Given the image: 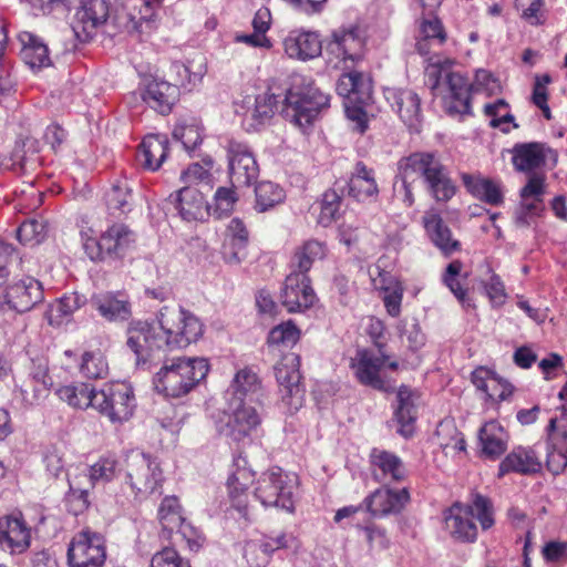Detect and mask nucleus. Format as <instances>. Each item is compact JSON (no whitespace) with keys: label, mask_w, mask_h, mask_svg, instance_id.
Wrapping results in <instances>:
<instances>
[{"label":"nucleus","mask_w":567,"mask_h":567,"mask_svg":"<svg viewBox=\"0 0 567 567\" xmlns=\"http://www.w3.org/2000/svg\"><path fill=\"white\" fill-rule=\"evenodd\" d=\"M155 323L136 320L127 329V347L134 352L137 365L151 363L155 352L185 349L197 342L204 333V324L190 311L181 306H164Z\"/></svg>","instance_id":"nucleus-1"},{"label":"nucleus","mask_w":567,"mask_h":567,"mask_svg":"<svg viewBox=\"0 0 567 567\" xmlns=\"http://www.w3.org/2000/svg\"><path fill=\"white\" fill-rule=\"evenodd\" d=\"M444 529L452 540L474 544L478 539V525L488 530L495 525V508L492 499L472 491L467 502L455 501L442 513Z\"/></svg>","instance_id":"nucleus-2"},{"label":"nucleus","mask_w":567,"mask_h":567,"mask_svg":"<svg viewBox=\"0 0 567 567\" xmlns=\"http://www.w3.org/2000/svg\"><path fill=\"white\" fill-rule=\"evenodd\" d=\"M209 371L208 360L198 357L166 358L153 378L155 390L166 398H182L194 390Z\"/></svg>","instance_id":"nucleus-3"},{"label":"nucleus","mask_w":567,"mask_h":567,"mask_svg":"<svg viewBox=\"0 0 567 567\" xmlns=\"http://www.w3.org/2000/svg\"><path fill=\"white\" fill-rule=\"evenodd\" d=\"M330 106V95L303 78L287 90L281 113L306 133L319 113Z\"/></svg>","instance_id":"nucleus-4"},{"label":"nucleus","mask_w":567,"mask_h":567,"mask_svg":"<svg viewBox=\"0 0 567 567\" xmlns=\"http://www.w3.org/2000/svg\"><path fill=\"white\" fill-rule=\"evenodd\" d=\"M85 255L94 262L105 259H122L135 245L136 235L123 223H114L100 236L92 228L80 233Z\"/></svg>","instance_id":"nucleus-5"},{"label":"nucleus","mask_w":567,"mask_h":567,"mask_svg":"<svg viewBox=\"0 0 567 567\" xmlns=\"http://www.w3.org/2000/svg\"><path fill=\"white\" fill-rule=\"evenodd\" d=\"M125 483L136 499H145L159 492L164 475L157 457L140 451H131L125 458Z\"/></svg>","instance_id":"nucleus-6"},{"label":"nucleus","mask_w":567,"mask_h":567,"mask_svg":"<svg viewBox=\"0 0 567 567\" xmlns=\"http://www.w3.org/2000/svg\"><path fill=\"white\" fill-rule=\"evenodd\" d=\"M295 483L279 466L262 472L256 481L254 495L265 507H275L287 513L295 512Z\"/></svg>","instance_id":"nucleus-7"},{"label":"nucleus","mask_w":567,"mask_h":567,"mask_svg":"<svg viewBox=\"0 0 567 567\" xmlns=\"http://www.w3.org/2000/svg\"><path fill=\"white\" fill-rule=\"evenodd\" d=\"M157 518L162 526L161 536L166 540L173 542V534H176L186 543L189 551L197 553L203 547L204 535L187 522L176 496H166L162 499Z\"/></svg>","instance_id":"nucleus-8"},{"label":"nucleus","mask_w":567,"mask_h":567,"mask_svg":"<svg viewBox=\"0 0 567 567\" xmlns=\"http://www.w3.org/2000/svg\"><path fill=\"white\" fill-rule=\"evenodd\" d=\"M135 408L134 389L127 382H109L96 391L94 410L111 423L121 424L128 421L133 416Z\"/></svg>","instance_id":"nucleus-9"},{"label":"nucleus","mask_w":567,"mask_h":567,"mask_svg":"<svg viewBox=\"0 0 567 567\" xmlns=\"http://www.w3.org/2000/svg\"><path fill=\"white\" fill-rule=\"evenodd\" d=\"M106 557L105 537L90 527L74 534L69 543L66 551L69 567H103Z\"/></svg>","instance_id":"nucleus-10"},{"label":"nucleus","mask_w":567,"mask_h":567,"mask_svg":"<svg viewBox=\"0 0 567 567\" xmlns=\"http://www.w3.org/2000/svg\"><path fill=\"white\" fill-rule=\"evenodd\" d=\"M255 481V472L249 467L248 460L239 452L234 456L226 482L230 506L245 520H250L249 488Z\"/></svg>","instance_id":"nucleus-11"},{"label":"nucleus","mask_w":567,"mask_h":567,"mask_svg":"<svg viewBox=\"0 0 567 567\" xmlns=\"http://www.w3.org/2000/svg\"><path fill=\"white\" fill-rule=\"evenodd\" d=\"M512 155L511 163L517 173L540 174L539 171L551 163V167L558 162V153L546 142H518L508 151Z\"/></svg>","instance_id":"nucleus-12"},{"label":"nucleus","mask_w":567,"mask_h":567,"mask_svg":"<svg viewBox=\"0 0 567 567\" xmlns=\"http://www.w3.org/2000/svg\"><path fill=\"white\" fill-rule=\"evenodd\" d=\"M546 193V175L533 174L519 190L520 202L515 210V224L528 227L545 212L544 195Z\"/></svg>","instance_id":"nucleus-13"},{"label":"nucleus","mask_w":567,"mask_h":567,"mask_svg":"<svg viewBox=\"0 0 567 567\" xmlns=\"http://www.w3.org/2000/svg\"><path fill=\"white\" fill-rule=\"evenodd\" d=\"M410 501L411 495L408 487L392 488L391 485L381 484L363 498L362 505L371 518H383L400 514Z\"/></svg>","instance_id":"nucleus-14"},{"label":"nucleus","mask_w":567,"mask_h":567,"mask_svg":"<svg viewBox=\"0 0 567 567\" xmlns=\"http://www.w3.org/2000/svg\"><path fill=\"white\" fill-rule=\"evenodd\" d=\"M365 41L355 25L339 28L331 34L327 51L343 64V69H351L364 56Z\"/></svg>","instance_id":"nucleus-15"},{"label":"nucleus","mask_w":567,"mask_h":567,"mask_svg":"<svg viewBox=\"0 0 567 567\" xmlns=\"http://www.w3.org/2000/svg\"><path fill=\"white\" fill-rule=\"evenodd\" d=\"M226 150L233 186H249L259 174V166L251 148L244 142L230 138Z\"/></svg>","instance_id":"nucleus-16"},{"label":"nucleus","mask_w":567,"mask_h":567,"mask_svg":"<svg viewBox=\"0 0 567 567\" xmlns=\"http://www.w3.org/2000/svg\"><path fill=\"white\" fill-rule=\"evenodd\" d=\"M110 17L107 0H83L76 10L72 30L80 42H89L97 29L105 24Z\"/></svg>","instance_id":"nucleus-17"},{"label":"nucleus","mask_w":567,"mask_h":567,"mask_svg":"<svg viewBox=\"0 0 567 567\" xmlns=\"http://www.w3.org/2000/svg\"><path fill=\"white\" fill-rule=\"evenodd\" d=\"M386 359L389 357L384 352L375 355L371 350L359 349L350 361V368L360 384L378 391L391 392L393 388L389 386L380 374Z\"/></svg>","instance_id":"nucleus-18"},{"label":"nucleus","mask_w":567,"mask_h":567,"mask_svg":"<svg viewBox=\"0 0 567 567\" xmlns=\"http://www.w3.org/2000/svg\"><path fill=\"white\" fill-rule=\"evenodd\" d=\"M372 478L379 484H400L408 477L404 462L393 452L373 447L369 454Z\"/></svg>","instance_id":"nucleus-19"},{"label":"nucleus","mask_w":567,"mask_h":567,"mask_svg":"<svg viewBox=\"0 0 567 567\" xmlns=\"http://www.w3.org/2000/svg\"><path fill=\"white\" fill-rule=\"evenodd\" d=\"M384 97L410 130L419 131L423 116L421 99L416 92L408 87H386Z\"/></svg>","instance_id":"nucleus-20"},{"label":"nucleus","mask_w":567,"mask_h":567,"mask_svg":"<svg viewBox=\"0 0 567 567\" xmlns=\"http://www.w3.org/2000/svg\"><path fill=\"white\" fill-rule=\"evenodd\" d=\"M316 293L309 275L291 271L285 279L281 303L288 312H300L313 306Z\"/></svg>","instance_id":"nucleus-21"},{"label":"nucleus","mask_w":567,"mask_h":567,"mask_svg":"<svg viewBox=\"0 0 567 567\" xmlns=\"http://www.w3.org/2000/svg\"><path fill=\"white\" fill-rule=\"evenodd\" d=\"M347 194L350 198L361 204L378 202L380 188L377 182V173L364 162L358 161L350 172L347 182Z\"/></svg>","instance_id":"nucleus-22"},{"label":"nucleus","mask_w":567,"mask_h":567,"mask_svg":"<svg viewBox=\"0 0 567 567\" xmlns=\"http://www.w3.org/2000/svg\"><path fill=\"white\" fill-rule=\"evenodd\" d=\"M6 303L17 312H27L43 300V288L40 281L30 276L7 284Z\"/></svg>","instance_id":"nucleus-23"},{"label":"nucleus","mask_w":567,"mask_h":567,"mask_svg":"<svg viewBox=\"0 0 567 567\" xmlns=\"http://www.w3.org/2000/svg\"><path fill=\"white\" fill-rule=\"evenodd\" d=\"M543 463L539 453L533 446L517 445L498 464L497 477L508 474L533 476L539 474Z\"/></svg>","instance_id":"nucleus-24"},{"label":"nucleus","mask_w":567,"mask_h":567,"mask_svg":"<svg viewBox=\"0 0 567 567\" xmlns=\"http://www.w3.org/2000/svg\"><path fill=\"white\" fill-rule=\"evenodd\" d=\"M422 225L430 241L444 257L449 258L462 250L461 241L453 236L451 228L436 209L431 208L424 213Z\"/></svg>","instance_id":"nucleus-25"},{"label":"nucleus","mask_w":567,"mask_h":567,"mask_svg":"<svg viewBox=\"0 0 567 567\" xmlns=\"http://www.w3.org/2000/svg\"><path fill=\"white\" fill-rule=\"evenodd\" d=\"M260 423L261 420L256 409L243 404L226 415L220 432L235 443H245Z\"/></svg>","instance_id":"nucleus-26"},{"label":"nucleus","mask_w":567,"mask_h":567,"mask_svg":"<svg viewBox=\"0 0 567 567\" xmlns=\"http://www.w3.org/2000/svg\"><path fill=\"white\" fill-rule=\"evenodd\" d=\"M546 430V468L558 476L567 470V426H558L557 419L553 417Z\"/></svg>","instance_id":"nucleus-27"},{"label":"nucleus","mask_w":567,"mask_h":567,"mask_svg":"<svg viewBox=\"0 0 567 567\" xmlns=\"http://www.w3.org/2000/svg\"><path fill=\"white\" fill-rule=\"evenodd\" d=\"M401 174L405 177L419 176L424 183H429L437 176H442L447 167L434 152H414L403 157L399 163Z\"/></svg>","instance_id":"nucleus-28"},{"label":"nucleus","mask_w":567,"mask_h":567,"mask_svg":"<svg viewBox=\"0 0 567 567\" xmlns=\"http://www.w3.org/2000/svg\"><path fill=\"white\" fill-rule=\"evenodd\" d=\"M174 206L185 221H205L210 215V206L200 190L184 186L175 194Z\"/></svg>","instance_id":"nucleus-29"},{"label":"nucleus","mask_w":567,"mask_h":567,"mask_svg":"<svg viewBox=\"0 0 567 567\" xmlns=\"http://www.w3.org/2000/svg\"><path fill=\"white\" fill-rule=\"evenodd\" d=\"M285 53L295 60L308 61L322 52L320 34L313 31H290L284 39Z\"/></svg>","instance_id":"nucleus-30"},{"label":"nucleus","mask_w":567,"mask_h":567,"mask_svg":"<svg viewBox=\"0 0 567 567\" xmlns=\"http://www.w3.org/2000/svg\"><path fill=\"white\" fill-rule=\"evenodd\" d=\"M141 96L151 109L162 115H167L178 101L179 90L167 81L152 79L146 83Z\"/></svg>","instance_id":"nucleus-31"},{"label":"nucleus","mask_w":567,"mask_h":567,"mask_svg":"<svg viewBox=\"0 0 567 567\" xmlns=\"http://www.w3.org/2000/svg\"><path fill=\"white\" fill-rule=\"evenodd\" d=\"M348 70L337 82V93L344 99V102L368 104L372 99L371 80L362 72Z\"/></svg>","instance_id":"nucleus-32"},{"label":"nucleus","mask_w":567,"mask_h":567,"mask_svg":"<svg viewBox=\"0 0 567 567\" xmlns=\"http://www.w3.org/2000/svg\"><path fill=\"white\" fill-rule=\"evenodd\" d=\"M92 307L107 321H125L131 315V302L123 292H101L91 298Z\"/></svg>","instance_id":"nucleus-33"},{"label":"nucleus","mask_w":567,"mask_h":567,"mask_svg":"<svg viewBox=\"0 0 567 567\" xmlns=\"http://www.w3.org/2000/svg\"><path fill=\"white\" fill-rule=\"evenodd\" d=\"M2 542L12 555L25 553L31 545V527L23 514L16 511L6 516V529H2Z\"/></svg>","instance_id":"nucleus-34"},{"label":"nucleus","mask_w":567,"mask_h":567,"mask_svg":"<svg viewBox=\"0 0 567 567\" xmlns=\"http://www.w3.org/2000/svg\"><path fill=\"white\" fill-rule=\"evenodd\" d=\"M168 154V140L165 135L150 134L138 146L136 159L147 171H157Z\"/></svg>","instance_id":"nucleus-35"},{"label":"nucleus","mask_w":567,"mask_h":567,"mask_svg":"<svg viewBox=\"0 0 567 567\" xmlns=\"http://www.w3.org/2000/svg\"><path fill=\"white\" fill-rule=\"evenodd\" d=\"M461 181L473 197L492 206H499L504 202V195L499 183L483 177L481 174L462 173Z\"/></svg>","instance_id":"nucleus-36"},{"label":"nucleus","mask_w":567,"mask_h":567,"mask_svg":"<svg viewBox=\"0 0 567 567\" xmlns=\"http://www.w3.org/2000/svg\"><path fill=\"white\" fill-rule=\"evenodd\" d=\"M169 70L175 81L173 85H176L178 90L182 87L186 91H193L202 83L207 72V66L205 58L198 55L193 60H188L186 63L174 61Z\"/></svg>","instance_id":"nucleus-37"},{"label":"nucleus","mask_w":567,"mask_h":567,"mask_svg":"<svg viewBox=\"0 0 567 567\" xmlns=\"http://www.w3.org/2000/svg\"><path fill=\"white\" fill-rule=\"evenodd\" d=\"M300 358L293 352L281 357L280 361L274 367L275 377L285 396H292L300 392L299 383L301 374L299 371Z\"/></svg>","instance_id":"nucleus-38"},{"label":"nucleus","mask_w":567,"mask_h":567,"mask_svg":"<svg viewBox=\"0 0 567 567\" xmlns=\"http://www.w3.org/2000/svg\"><path fill=\"white\" fill-rule=\"evenodd\" d=\"M396 400L398 406L394 411V419L399 425L398 433L408 439L414 433V424L417 417L414 393L410 386L402 384L398 389Z\"/></svg>","instance_id":"nucleus-39"},{"label":"nucleus","mask_w":567,"mask_h":567,"mask_svg":"<svg viewBox=\"0 0 567 567\" xmlns=\"http://www.w3.org/2000/svg\"><path fill=\"white\" fill-rule=\"evenodd\" d=\"M478 437L483 454L492 461L499 458L507 450L508 433L497 421L486 422L480 430Z\"/></svg>","instance_id":"nucleus-40"},{"label":"nucleus","mask_w":567,"mask_h":567,"mask_svg":"<svg viewBox=\"0 0 567 567\" xmlns=\"http://www.w3.org/2000/svg\"><path fill=\"white\" fill-rule=\"evenodd\" d=\"M328 248L326 243L318 239H309L298 246L291 257V271L308 275L317 261L326 258Z\"/></svg>","instance_id":"nucleus-41"},{"label":"nucleus","mask_w":567,"mask_h":567,"mask_svg":"<svg viewBox=\"0 0 567 567\" xmlns=\"http://www.w3.org/2000/svg\"><path fill=\"white\" fill-rule=\"evenodd\" d=\"M249 240V231L240 218H233L227 225L223 244V256L228 262H239L241 252Z\"/></svg>","instance_id":"nucleus-42"},{"label":"nucleus","mask_w":567,"mask_h":567,"mask_svg":"<svg viewBox=\"0 0 567 567\" xmlns=\"http://www.w3.org/2000/svg\"><path fill=\"white\" fill-rule=\"evenodd\" d=\"M38 142L31 137H19L9 156L2 162L7 169L24 173L28 167L38 162Z\"/></svg>","instance_id":"nucleus-43"},{"label":"nucleus","mask_w":567,"mask_h":567,"mask_svg":"<svg viewBox=\"0 0 567 567\" xmlns=\"http://www.w3.org/2000/svg\"><path fill=\"white\" fill-rule=\"evenodd\" d=\"M445 79L452 100L449 106L450 111L457 114H471V94L474 92L467 78L458 72H449L445 74Z\"/></svg>","instance_id":"nucleus-44"},{"label":"nucleus","mask_w":567,"mask_h":567,"mask_svg":"<svg viewBox=\"0 0 567 567\" xmlns=\"http://www.w3.org/2000/svg\"><path fill=\"white\" fill-rule=\"evenodd\" d=\"M84 295L76 291L64 293L61 298L50 303L45 318L50 326L60 327L64 322L70 321L72 315L86 303Z\"/></svg>","instance_id":"nucleus-45"},{"label":"nucleus","mask_w":567,"mask_h":567,"mask_svg":"<svg viewBox=\"0 0 567 567\" xmlns=\"http://www.w3.org/2000/svg\"><path fill=\"white\" fill-rule=\"evenodd\" d=\"M21 44V58L31 69H42L51 63L49 49L42 40L31 32L23 31L18 35Z\"/></svg>","instance_id":"nucleus-46"},{"label":"nucleus","mask_w":567,"mask_h":567,"mask_svg":"<svg viewBox=\"0 0 567 567\" xmlns=\"http://www.w3.org/2000/svg\"><path fill=\"white\" fill-rule=\"evenodd\" d=\"M59 399L73 409L86 410L95 406L96 391L85 382H74L56 390Z\"/></svg>","instance_id":"nucleus-47"},{"label":"nucleus","mask_w":567,"mask_h":567,"mask_svg":"<svg viewBox=\"0 0 567 567\" xmlns=\"http://www.w3.org/2000/svg\"><path fill=\"white\" fill-rule=\"evenodd\" d=\"M79 371L86 379H105L110 372L105 353L99 348L84 351L79 364Z\"/></svg>","instance_id":"nucleus-48"},{"label":"nucleus","mask_w":567,"mask_h":567,"mask_svg":"<svg viewBox=\"0 0 567 567\" xmlns=\"http://www.w3.org/2000/svg\"><path fill=\"white\" fill-rule=\"evenodd\" d=\"M255 196L256 209L264 213L282 203L286 198V193L279 184L262 181L256 185Z\"/></svg>","instance_id":"nucleus-49"},{"label":"nucleus","mask_w":567,"mask_h":567,"mask_svg":"<svg viewBox=\"0 0 567 567\" xmlns=\"http://www.w3.org/2000/svg\"><path fill=\"white\" fill-rule=\"evenodd\" d=\"M118 471V460L114 454L107 453L89 467V481L91 487L100 483H109L115 478Z\"/></svg>","instance_id":"nucleus-50"},{"label":"nucleus","mask_w":567,"mask_h":567,"mask_svg":"<svg viewBox=\"0 0 567 567\" xmlns=\"http://www.w3.org/2000/svg\"><path fill=\"white\" fill-rule=\"evenodd\" d=\"M343 203L342 193L334 188L327 189L320 200L319 224L327 227L341 216V207Z\"/></svg>","instance_id":"nucleus-51"},{"label":"nucleus","mask_w":567,"mask_h":567,"mask_svg":"<svg viewBox=\"0 0 567 567\" xmlns=\"http://www.w3.org/2000/svg\"><path fill=\"white\" fill-rule=\"evenodd\" d=\"M214 161L212 157L203 158L202 163L190 164L181 175L182 181L186 186L205 185L209 188L213 184L212 169Z\"/></svg>","instance_id":"nucleus-52"},{"label":"nucleus","mask_w":567,"mask_h":567,"mask_svg":"<svg viewBox=\"0 0 567 567\" xmlns=\"http://www.w3.org/2000/svg\"><path fill=\"white\" fill-rule=\"evenodd\" d=\"M29 377L33 382L34 396L39 398L43 392H48L52 385V379L49 374V361L41 357L31 360Z\"/></svg>","instance_id":"nucleus-53"},{"label":"nucleus","mask_w":567,"mask_h":567,"mask_svg":"<svg viewBox=\"0 0 567 567\" xmlns=\"http://www.w3.org/2000/svg\"><path fill=\"white\" fill-rule=\"evenodd\" d=\"M131 192L125 182H117L105 194V203L112 215H121L130 210Z\"/></svg>","instance_id":"nucleus-54"},{"label":"nucleus","mask_w":567,"mask_h":567,"mask_svg":"<svg viewBox=\"0 0 567 567\" xmlns=\"http://www.w3.org/2000/svg\"><path fill=\"white\" fill-rule=\"evenodd\" d=\"M462 269L463 262L460 259H454L446 266L441 279L456 299L464 305L467 301V289L458 280Z\"/></svg>","instance_id":"nucleus-55"},{"label":"nucleus","mask_w":567,"mask_h":567,"mask_svg":"<svg viewBox=\"0 0 567 567\" xmlns=\"http://www.w3.org/2000/svg\"><path fill=\"white\" fill-rule=\"evenodd\" d=\"M299 339V329L291 321H287L274 327L270 330L267 342L269 346L291 348L298 342Z\"/></svg>","instance_id":"nucleus-56"},{"label":"nucleus","mask_w":567,"mask_h":567,"mask_svg":"<svg viewBox=\"0 0 567 567\" xmlns=\"http://www.w3.org/2000/svg\"><path fill=\"white\" fill-rule=\"evenodd\" d=\"M439 444L442 449H453L456 451L465 450V440L462 434L457 431L454 422L451 420H444L439 423L435 432Z\"/></svg>","instance_id":"nucleus-57"},{"label":"nucleus","mask_w":567,"mask_h":567,"mask_svg":"<svg viewBox=\"0 0 567 567\" xmlns=\"http://www.w3.org/2000/svg\"><path fill=\"white\" fill-rule=\"evenodd\" d=\"M173 136L182 142L186 151L195 150L203 141L202 128L196 118H192L189 123H178L173 131Z\"/></svg>","instance_id":"nucleus-58"},{"label":"nucleus","mask_w":567,"mask_h":567,"mask_svg":"<svg viewBox=\"0 0 567 567\" xmlns=\"http://www.w3.org/2000/svg\"><path fill=\"white\" fill-rule=\"evenodd\" d=\"M64 504L68 513L74 516L85 513L91 505L89 488H81L75 486L74 482H70Z\"/></svg>","instance_id":"nucleus-59"},{"label":"nucleus","mask_w":567,"mask_h":567,"mask_svg":"<svg viewBox=\"0 0 567 567\" xmlns=\"http://www.w3.org/2000/svg\"><path fill=\"white\" fill-rule=\"evenodd\" d=\"M16 234L22 245H38L45 237V225L34 218L25 219L19 225Z\"/></svg>","instance_id":"nucleus-60"},{"label":"nucleus","mask_w":567,"mask_h":567,"mask_svg":"<svg viewBox=\"0 0 567 567\" xmlns=\"http://www.w3.org/2000/svg\"><path fill=\"white\" fill-rule=\"evenodd\" d=\"M276 104L277 100L274 94H262L256 97L255 107L251 113L255 122L251 124L254 130H258L272 118Z\"/></svg>","instance_id":"nucleus-61"},{"label":"nucleus","mask_w":567,"mask_h":567,"mask_svg":"<svg viewBox=\"0 0 567 567\" xmlns=\"http://www.w3.org/2000/svg\"><path fill=\"white\" fill-rule=\"evenodd\" d=\"M355 528L364 533L370 549L378 548L382 550L389 547L390 542L386 529L375 524L371 518L364 524H357Z\"/></svg>","instance_id":"nucleus-62"},{"label":"nucleus","mask_w":567,"mask_h":567,"mask_svg":"<svg viewBox=\"0 0 567 567\" xmlns=\"http://www.w3.org/2000/svg\"><path fill=\"white\" fill-rule=\"evenodd\" d=\"M427 190L436 202L446 203L453 198L456 193V186L450 177L449 169L434 179L426 183Z\"/></svg>","instance_id":"nucleus-63"},{"label":"nucleus","mask_w":567,"mask_h":567,"mask_svg":"<svg viewBox=\"0 0 567 567\" xmlns=\"http://www.w3.org/2000/svg\"><path fill=\"white\" fill-rule=\"evenodd\" d=\"M151 567H192V564L173 546H165L152 556Z\"/></svg>","instance_id":"nucleus-64"}]
</instances>
